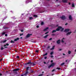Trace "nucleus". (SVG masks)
<instances>
[{"mask_svg": "<svg viewBox=\"0 0 76 76\" xmlns=\"http://www.w3.org/2000/svg\"><path fill=\"white\" fill-rule=\"evenodd\" d=\"M61 29V32H63L64 31V28H63V27L61 26H58V28L56 29V31H59Z\"/></svg>", "mask_w": 76, "mask_h": 76, "instance_id": "f257e3e1", "label": "nucleus"}, {"mask_svg": "<svg viewBox=\"0 0 76 76\" xmlns=\"http://www.w3.org/2000/svg\"><path fill=\"white\" fill-rule=\"evenodd\" d=\"M32 62H31V60H29V61L27 63H26L25 64V65H27L28 64H30L31 65V63Z\"/></svg>", "mask_w": 76, "mask_h": 76, "instance_id": "f03ea898", "label": "nucleus"}, {"mask_svg": "<svg viewBox=\"0 0 76 76\" xmlns=\"http://www.w3.org/2000/svg\"><path fill=\"white\" fill-rule=\"evenodd\" d=\"M54 63H53L51 64L50 65H49V66H48V68H50L51 67H54Z\"/></svg>", "mask_w": 76, "mask_h": 76, "instance_id": "7ed1b4c3", "label": "nucleus"}, {"mask_svg": "<svg viewBox=\"0 0 76 76\" xmlns=\"http://www.w3.org/2000/svg\"><path fill=\"white\" fill-rule=\"evenodd\" d=\"M9 44L8 43H7L6 45H4V47L5 48H8V47L6 46H9Z\"/></svg>", "mask_w": 76, "mask_h": 76, "instance_id": "20e7f679", "label": "nucleus"}, {"mask_svg": "<svg viewBox=\"0 0 76 76\" xmlns=\"http://www.w3.org/2000/svg\"><path fill=\"white\" fill-rule=\"evenodd\" d=\"M20 70L19 68L15 69L13 70V72H17V71H19Z\"/></svg>", "mask_w": 76, "mask_h": 76, "instance_id": "39448f33", "label": "nucleus"}, {"mask_svg": "<svg viewBox=\"0 0 76 76\" xmlns=\"http://www.w3.org/2000/svg\"><path fill=\"white\" fill-rule=\"evenodd\" d=\"M60 18L62 20H64L66 19V17L64 16H62Z\"/></svg>", "mask_w": 76, "mask_h": 76, "instance_id": "423d86ee", "label": "nucleus"}, {"mask_svg": "<svg viewBox=\"0 0 76 76\" xmlns=\"http://www.w3.org/2000/svg\"><path fill=\"white\" fill-rule=\"evenodd\" d=\"M32 34H28L27 36H26V38H29V37H30L31 35H32Z\"/></svg>", "mask_w": 76, "mask_h": 76, "instance_id": "0eeeda50", "label": "nucleus"}, {"mask_svg": "<svg viewBox=\"0 0 76 76\" xmlns=\"http://www.w3.org/2000/svg\"><path fill=\"white\" fill-rule=\"evenodd\" d=\"M36 65V64H35V63L32 62L31 63V66H35Z\"/></svg>", "mask_w": 76, "mask_h": 76, "instance_id": "6e6552de", "label": "nucleus"}, {"mask_svg": "<svg viewBox=\"0 0 76 76\" xmlns=\"http://www.w3.org/2000/svg\"><path fill=\"white\" fill-rule=\"evenodd\" d=\"M70 31V29L68 28L64 30V31L66 32H69Z\"/></svg>", "mask_w": 76, "mask_h": 76, "instance_id": "1a4fd4ad", "label": "nucleus"}, {"mask_svg": "<svg viewBox=\"0 0 76 76\" xmlns=\"http://www.w3.org/2000/svg\"><path fill=\"white\" fill-rule=\"evenodd\" d=\"M69 20H72V16L70 15H69Z\"/></svg>", "mask_w": 76, "mask_h": 76, "instance_id": "9d476101", "label": "nucleus"}, {"mask_svg": "<svg viewBox=\"0 0 76 76\" xmlns=\"http://www.w3.org/2000/svg\"><path fill=\"white\" fill-rule=\"evenodd\" d=\"M67 1H68L67 0H62V2H63V3H67Z\"/></svg>", "mask_w": 76, "mask_h": 76, "instance_id": "9b49d317", "label": "nucleus"}, {"mask_svg": "<svg viewBox=\"0 0 76 76\" xmlns=\"http://www.w3.org/2000/svg\"><path fill=\"white\" fill-rule=\"evenodd\" d=\"M19 38H17L16 39H14V41H17L18 40H19Z\"/></svg>", "mask_w": 76, "mask_h": 76, "instance_id": "f8f14e48", "label": "nucleus"}, {"mask_svg": "<svg viewBox=\"0 0 76 76\" xmlns=\"http://www.w3.org/2000/svg\"><path fill=\"white\" fill-rule=\"evenodd\" d=\"M71 33H72V31L68 32L67 33H66V35H70V34Z\"/></svg>", "mask_w": 76, "mask_h": 76, "instance_id": "ddd939ff", "label": "nucleus"}, {"mask_svg": "<svg viewBox=\"0 0 76 76\" xmlns=\"http://www.w3.org/2000/svg\"><path fill=\"white\" fill-rule=\"evenodd\" d=\"M57 44H60V40H58L57 41Z\"/></svg>", "mask_w": 76, "mask_h": 76, "instance_id": "4468645a", "label": "nucleus"}, {"mask_svg": "<svg viewBox=\"0 0 76 76\" xmlns=\"http://www.w3.org/2000/svg\"><path fill=\"white\" fill-rule=\"evenodd\" d=\"M48 28H49L48 27H46L45 29L43 30V31H47V29H48Z\"/></svg>", "mask_w": 76, "mask_h": 76, "instance_id": "2eb2a0df", "label": "nucleus"}, {"mask_svg": "<svg viewBox=\"0 0 76 76\" xmlns=\"http://www.w3.org/2000/svg\"><path fill=\"white\" fill-rule=\"evenodd\" d=\"M54 48H55V46L54 45L52 47V48L50 49V50H54Z\"/></svg>", "mask_w": 76, "mask_h": 76, "instance_id": "dca6fc26", "label": "nucleus"}, {"mask_svg": "<svg viewBox=\"0 0 76 76\" xmlns=\"http://www.w3.org/2000/svg\"><path fill=\"white\" fill-rule=\"evenodd\" d=\"M3 28L4 29H9V27L4 26L3 27Z\"/></svg>", "mask_w": 76, "mask_h": 76, "instance_id": "f3484780", "label": "nucleus"}, {"mask_svg": "<svg viewBox=\"0 0 76 76\" xmlns=\"http://www.w3.org/2000/svg\"><path fill=\"white\" fill-rule=\"evenodd\" d=\"M28 71H26V73L24 74V75L25 76H26V75H27L28 74Z\"/></svg>", "mask_w": 76, "mask_h": 76, "instance_id": "a211bd4d", "label": "nucleus"}, {"mask_svg": "<svg viewBox=\"0 0 76 76\" xmlns=\"http://www.w3.org/2000/svg\"><path fill=\"white\" fill-rule=\"evenodd\" d=\"M48 36V34H47V35H45V37H44V38H47Z\"/></svg>", "mask_w": 76, "mask_h": 76, "instance_id": "6ab92c4d", "label": "nucleus"}, {"mask_svg": "<svg viewBox=\"0 0 76 76\" xmlns=\"http://www.w3.org/2000/svg\"><path fill=\"white\" fill-rule=\"evenodd\" d=\"M0 58H1L0 59V61H1H1H2V60H3V57H2V56H0Z\"/></svg>", "mask_w": 76, "mask_h": 76, "instance_id": "aec40b11", "label": "nucleus"}, {"mask_svg": "<svg viewBox=\"0 0 76 76\" xmlns=\"http://www.w3.org/2000/svg\"><path fill=\"white\" fill-rule=\"evenodd\" d=\"M56 30H53L52 31V33H54L55 32H56Z\"/></svg>", "mask_w": 76, "mask_h": 76, "instance_id": "412c9836", "label": "nucleus"}, {"mask_svg": "<svg viewBox=\"0 0 76 76\" xmlns=\"http://www.w3.org/2000/svg\"><path fill=\"white\" fill-rule=\"evenodd\" d=\"M7 41V40L5 39L3 41V43H5Z\"/></svg>", "mask_w": 76, "mask_h": 76, "instance_id": "4be33fe9", "label": "nucleus"}, {"mask_svg": "<svg viewBox=\"0 0 76 76\" xmlns=\"http://www.w3.org/2000/svg\"><path fill=\"white\" fill-rule=\"evenodd\" d=\"M48 54V53H46L45 54L43 55V56H47V55Z\"/></svg>", "mask_w": 76, "mask_h": 76, "instance_id": "5701e85b", "label": "nucleus"}, {"mask_svg": "<svg viewBox=\"0 0 76 76\" xmlns=\"http://www.w3.org/2000/svg\"><path fill=\"white\" fill-rule=\"evenodd\" d=\"M29 66H28L26 67V70L27 71H28V70H29Z\"/></svg>", "mask_w": 76, "mask_h": 76, "instance_id": "b1692460", "label": "nucleus"}, {"mask_svg": "<svg viewBox=\"0 0 76 76\" xmlns=\"http://www.w3.org/2000/svg\"><path fill=\"white\" fill-rule=\"evenodd\" d=\"M54 54V52H51L50 53V55H53Z\"/></svg>", "mask_w": 76, "mask_h": 76, "instance_id": "393cba45", "label": "nucleus"}, {"mask_svg": "<svg viewBox=\"0 0 76 76\" xmlns=\"http://www.w3.org/2000/svg\"><path fill=\"white\" fill-rule=\"evenodd\" d=\"M10 43H15V42H14V41L12 40L11 41Z\"/></svg>", "mask_w": 76, "mask_h": 76, "instance_id": "a878e982", "label": "nucleus"}, {"mask_svg": "<svg viewBox=\"0 0 76 76\" xmlns=\"http://www.w3.org/2000/svg\"><path fill=\"white\" fill-rule=\"evenodd\" d=\"M72 7H75V4H72Z\"/></svg>", "mask_w": 76, "mask_h": 76, "instance_id": "bb28decb", "label": "nucleus"}, {"mask_svg": "<svg viewBox=\"0 0 76 76\" xmlns=\"http://www.w3.org/2000/svg\"><path fill=\"white\" fill-rule=\"evenodd\" d=\"M33 19V18L32 17H29V20H31V19Z\"/></svg>", "mask_w": 76, "mask_h": 76, "instance_id": "cd10ccee", "label": "nucleus"}, {"mask_svg": "<svg viewBox=\"0 0 76 76\" xmlns=\"http://www.w3.org/2000/svg\"><path fill=\"white\" fill-rule=\"evenodd\" d=\"M6 34L5 32H3L2 33V35H4Z\"/></svg>", "mask_w": 76, "mask_h": 76, "instance_id": "c85d7f7f", "label": "nucleus"}, {"mask_svg": "<svg viewBox=\"0 0 76 76\" xmlns=\"http://www.w3.org/2000/svg\"><path fill=\"white\" fill-rule=\"evenodd\" d=\"M65 63L63 62L61 64V66H63L64 64Z\"/></svg>", "mask_w": 76, "mask_h": 76, "instance_id": "c756f323", "label": "nucleus"}, {"mask_svg": "<svg viewBox=\"0 0 76 76\" xmlns=\"http://www.w3.org/2000/svg\"><path fill=\"white\" fill-rule=\"evenodd\" d=\"M71 54V51H68V54Z\"/></svg>", "mask_w": 76, "mask_h": 76, "instance_id": "7c9ffc66", "label": "nucleus"}, {"mask_svg": "<svg viewBox=\"0 0 76 76\" xmlns=\"http://www.w3.org/2000/svg\"><path fill=\"white\" fill-rule=\"evenodd\" d=\"M56 69H57V70H60V69H61V68H60L57 67V68H56Z\"/></svg>", "mask_w": 76, "mask_h": 76, "instance_id": "2f4dec72", "label": "nucleus"}, {"mask_svg": "<svg viewBox=\"0 0 76 76\" xmlns=\"http://www.w3.org/2000/svg\"><path fill=\"white\" fill-rule=\"evenodd\" d=\"M41 25H44V22H42L41 23Z\"/></svg>", "mask_w": 76, "mask_h": 76, "instance_id": "473e14b6", "label": "nucleus"}, {"mask_svg": "<svg viewBox=\"0 0 76 76\" xmlns=\"http://www.w3.org/2000/svg\"><path fill=\"white\" fill-rule=\"evenodd\" d=\"M1 50H4V48H3V47H1Z\"/></svg>", "mask_w": 76, "mask_h": 76, "instance_id": "72a5a7b5", "label": "nucleus"}, {"mask_svg": "<svg viewBox=\"0 0 76 76\" xmlns=\"http://www.w3.org/2000/svg\"><path fill=\"white\" fill-rule=\"evenodd\" d=\"M33 16L34 17H36V18H37V17H38V16H37L36 15H34Z\"/></svg>", "mask_w": 76, "mask_h": 76, "instance_id": "f704fd0d", "label": "nucleus"}, {"mask_svg": "<svg viewBox=\"0 0 76 76\" xmlns=\"http://www.w3.org/2000/svg\"><path fill=\"white\" fill-rule=\"evenodd\" d=\"M23 35V34L22 33L20 34V36H22V35Z\"/></svg>", "mask_w": 76, "mask_h": 76, "instance_id": "c9c22d12", "label": "nucleus"}, {"mask_svg": "<svg viewBox=\"0 0 76 76\" xmlns=\"http://www.w3.org/2000/svg\"><path fill=\"white\" fill-rule=\"evenodd\" d=\"M42 75H43V74H41L39 75L38 76H42Z\"/></svg>", "mask_w": 76, "mask_h": 76, "instance_id": "e433bc0d", "label": "nucleus"}, {"mask_svg": "<svg viewBox=\"0 0 76 76\" xmlns=\"http://www.w3.org/2000/svg\"><path fill=\"white\" fill-rule=\"evenodd\" d=\"M17 58H19V56H16Z\"/></svg>", "mask_w": 76, "mask_h": 76, "instance_id": "4c0bfd02", "label": "nucleus"}, {"mask_svg": "<svg viewBox=\"0 0 76 76\" xmlns=\"http://www.w3.org/2000/svg\"><path fill=\"white\" fill-rule=\"evenodd\" d=\"M49 33V31H48L47 32H46V33H45V34H48V33Z\"/></svg>", "mask_w": 76, "mask_h": 76, "instance_id": "58836bf2", "label": "nucleus"}, {"mask_svg": "<svg viewBox=\"0 0 76 76\" xmlns=\"http://www.w3.org/2000/svg\"><path fill=\"white\" fill-rule=\"evenodd\" d=\"M52 36H54L56 35V34H52Z\"/></svg>", "mask_w": 76, "mask_h": 76, "instance_id": "ea45409f", "label": "nucleus"}, {"mask_svg": "<svg viewBox=\"0 0 76 76\" xmlns=\"http://www.w3.org/2000/svg\"><path fill=\"white\" fill-rule=\"evenodd\" d=\"M47 56H45V58H45V59H47Z\"/></svg>", "mask_w": 76, "mask_h": 76, "instance_id": "a19ab883", "label": "nucleus"}, {"mask_svg": "<svg viewBox=\"0 0 76 76\" xmlns=\"http://www.w3.org/2000/svg\"><path fill=\"white\" fill-rule=\"evenodd\" d=\"M53 57H54V56H53L51 55V56L50 57H51V58H53Z\"/></svg>", "mask_w": 76, "mask_h": 76, "instance_id": "79ce46f5", "label": "nucleus"}, {"mask_svg": "<svg viewBox=\"0 0 76 76\" xmlns=\"http://www.w3.org/2000/svg\"><path fill=\"white\" fill-rule=\"evenodd\" d=\"M50 48V46H48V47L47 48H48V49H49Z\"/></svg>", "mask_w": 76, "mask_h": 76, "instance_id": "37998d69", "label": "nucleus"}, {"mask_svg": "<svg viewBox=\"0 0 76 76\" xmlns=\"http://www.w3.org/2000/svg\"><path fill=\"white\" fill-rule=\"evenodd\" d=\"M49 41H51V40H52V38H50L49 39Z\"/></svg>", "mask_w": 76, "mask_h": 76, "instance_id": "c03bdc74", "label": "nucleus"}, {"mask_svg": "<svg viewBox=\"0 0 76 76\" xmlns=\"http://www.w3.org/2000/svg\"><path fill=\"white\" fill-rule=\"evenodd\" d=\"M36 53H38V52H39V51L38 50H36Z\"/></svg>", "mask_w": 76, "mask_h": 76, "instance_id": "a18cd8bd", "label": "nucleus"}, {"mask_svg": "<svg viewBox=\"0 0 76 76\" xmlns=\"http://www.w3.org/2000/svg\"><path fill=\"white\" fill-rule=\"evenodd\" d=\"M5 37H7V34H5Z\"/></svg>", "mask_w": 76, "mask_h": 76, "instance_id": "49530a36", "label": "nucleus"}, {"mask_svg": "<svg viewBox=\"0 0 76 76\" xmlns=\"http://www.w3.org/2000/svg\"><path fill=\"white\" fill-rule=\"evenodd\" d=\"M62 49H59V51H61Z\"/></svg>", "mask_w": 76, "mask_h": 76, "instance_id": "de8ad7c7", "label": "nucleus"}, {"mask_svg": "<svg viewBox=\"0 0 76 76\" xmlns=\"http://www.w3.org/2000/svg\"><path fill=\"white\" fill-rule=\"evenodd\" d=\"M68 25V23H66L65 24V25Z\"/></svg>", "mask_w": 76, "mask_h": 76, "instance_id": "09e8293b", "label": "nucleus"}, {"mask_svg": "<svg viewBox=\"0 0 76 76\" xmlns=\"http://www.w3.org/2000/svg\"><path fill=\"white\" fill-rule=\"evenodd\" d=\"M51 63H53V61L52 60H51L50 61Z\"/></svg>", "mask_w": 76, "mask_h": 76, "instance_id": "8fccbe9b", "label": "nucleus"}, {"mask_svg": "<svg viewBox=\"0 0 76 76\" xmlns=\"http://www.w3.org/2000/svg\"><path fill=\"white\" fill-rule=\"evenodd\" d=\"M36 27H37V28H39V26H36Z\"/></svg>", "mask_w": 76, "mask_h": 76, "instance_id": "3c124183", "label": "nucleus"}, {"mask_svg": "<svg viewBox=\"0 0 76 76\" xmlns=\"http://www.w3.org/2000/svg\"><path fill=\"white\" fill-rule=\"evenodd\" d=\"M54 71H55V69H53L52 71V72H54Z\"/></svg>", "mask_w": 76, "mask_h": 76, "instance_id": "603ef678", "label": "nucleus"}, {"mask_svg": "<svg viewBox=\"0 0 76 76\" xmlns=\"http://www.w3.org/2000/svg\"><path fill=\"white\" fill-rule=\"evenodd\" d=\"M61 42H64V41H63V40H62Z\"/></svg>", "mask_w": 76, "mask_h": 76, "instance_id": "864d4df0", "label": "nucleus"}, {"mask_svg": "<svg viewBox=\"0 0 76 76\" xmlns=\"http://www.w3.org/2000/svg\"><path fill=\"white\" fill-rule=\"evenodd\" d=\"M43 12H44V11H43V12H40V13H43Z\"/></svg>", "mask_w": 76, "mask_h": 76, "instance_id": "5fc2aeb1", "label": "nucleus"}, {"mask_svg": "<svg viewBox=\"0 0 76 76\" xmlns=\"http://www.w3.org/2000/svg\"><path fill=\"white\" fill-rule=\"evenodd\" d=\"M69 5H70V4H71V3H70V2H69Z\"/></svg>", "mask_w": 76, "mask_h": 76, "instance_id": "6e6d98bb", "label": "nucleus"}, {"mask_svg": "<svg viewBox=\"0 0 76 76\" xmlns=\"http://www.w3.org/2000/svg\"><path fill=\"white\" fill-rule=\"evenodd\" d=\"M63 56H65L66 54H64V53H63Z\"/></svg>", "mask_w": 76, "mask_h": 76, "instance_id": "4d7b16f0", "label": "nucleus"}, {"mask_svg": "<svg viewBox=\"0 0 76 76\" xmlns=\"http://www.w3.org/2000/svg\"><path fill=\"white\" fill-rule=\"evenodd\" d=\"M21 32H23V30H21Z\"/></svg>", "mask_w": 76, "mask_h": 76, "instance_id": "13d9d810", "label": "nucleus"}, {"mask_svg": "<svg viewBox=\"0 0 76 76\" xmlns=\"http://www.w3.org/2000/svg\"><path fill=\"white\" fill-rule=\"evenodd\" d=\"M63 39H64V38H63L62 39V40H63Z\"/></svg>", "mask_w": 76, "mask_h": 76, "instance_id": "bf43d9fd", "label": "nucleus"}, {"mask_svg": "<svg viewBox=\"0 0 76 76\" xmlns=\"http://www.w3.org/2000/svg\"><path fill=\"white\" fill-rule=\"evenodd\" d=\"M34 71H31V73H33Z\"/></svg>", "mask_w": 76, "mask_h": 76, "instance_id": "052dcab7", "label": "nucleus"}, {"mask_svg": "<svg viewBox=\"0 0 76 76\" xmlns=\"http://www.w3.org/2000/svg\"><path fill=\"white\" fill-rule=\"evenodd\" d=\"M44 63L45 64H46V62H44Z\"/></svg>", "mask_w": 76, "mask_h": 76, "instance_id": "680f3d73", "label": "nucleus"}, {"mask_svg": "<svg viewBox=\"0 0 76 76\" xmlns=\"http://www.w3.org/2000/svg\"><path fill=\"white\" fill-rule=\"evenodd\" d=\"M58 26V25H57L56 26L57 27V26Z\"/></svg>", "mask_w": 76, "mask_h": 76, "instance_id": "e2e57ef3", "label": "nucleus"}, {"mask_svg": "<svg viewBox=\"0 0 76 76\" xmlns=\"http://www.w3.org/2000/svg\"><path fill=\"white\" fill-rule=\"evenodd\" d=\"M2 75V74L1 73L0 74V76H1Z\"/></svg>", "mask_w": 76, "mask_h": 76, "instance_id": "0e129e2a", "label": "nucleus"}, {"mask_svg": "<svg viewBox=\"0 0 76 76\" xmlns=\"http://www.w3.org/2000/svg\"><path fill=\"white\" fill-rule=\"evenodd\" d=\"M20 39H22V37H21L20 38Z\"/></svg>", "mask_w": 76, "mask_h": 76, "instance_id": "69168bd1", "label": "nucleus"}, {"mask_svg": "<svg viewBox=\"0 0 76 76\" xmlns=\"http://www.w3.org/2000/svg\"><path fill=\"white\" fill-rule=\"evenodd\" d=\"M75 52H76V49L75 50Z\"/></svg>", "mask_w": 76, "mask_h": 76, "instance_id": "338daca9", "label": "nucleus"}, {"mask_svg": "<svg viewBox=\"0 0 76 76\" xmlns=\"http://www.w3.org/2000/svg\"><path fill=\"white\" fill-rule=\"evenodd\" d=\"M21 76H23V75H22Z\"/></svg>", "mask_w": 76, "mask_h": 76, "instance_id": "774afa93", "label": "nucleus"}]
</instances>
